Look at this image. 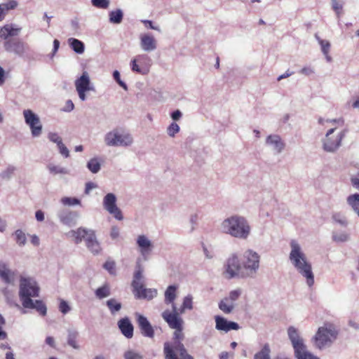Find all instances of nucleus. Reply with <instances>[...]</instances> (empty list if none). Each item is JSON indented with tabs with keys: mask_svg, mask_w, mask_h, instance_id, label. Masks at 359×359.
Listing matches in <instances>:
<instances>
[{
	"mask_svg": "<svg viewBox=\"0 0 359 359\" xmlns=\"http://www.w3.org/2000/svg\"><path fill=\"white\" fill-rule=\"evenodd\" d=\"M142 272H143V270L142 269V266L140 264H137V270L135 271V273H134V278H133V280L132 282V287H134V284L135 283H136L137 284V285H142V279L143 278L142 276Z\"/></svg>",
	"mask_w": 359,
	"mask_h": 359,
	"instance_id": "nucleus-38",
	"label": "nucleus"
},
{
	"mask_svg": "<svg viewBox=\"0 0 359 359\" xmlns=\"http://www.w3.org/2000/svg\"><path fill=\"white\" fill-rule=\"evenodd\" d=\"M107 305L112 313L118 311L121 309V303L118 302L115 299L107 300Z\"/></svg>",
	"mask_w": 359,
	"mask_h": 359,
	"instance_id": "nucleus-41",
	"label": "nucleus"
},
{
	"mask_svg": "<svg viewBox=\"0 0 359 359\" xmlns=\"http://www.w3.org/2000/svg\"><path fill=\"white\" fill-rule=\"evenodd\" d=\"M216 328L218 330L229 332L231 330H237L239 329L238 323L227 321L224 318L220 316L215 317Z\"/></svg>",
	"mask_w": 359,
	"mask_h": 359,
	"instance_id": "nucleus-18",
	"label": "nucleus"
},
{
	"mask_svg": "<svg viewBox=\"0 0 359 359\" xmlns=\"http://www.w3.org/2000/svg\"><path fill=\"white\" fill-rule=\"evenodd\" d=\"M183 339H173L172 341H166L163 346V353L165 359H194L182 343Z\"/></svg>",
	"mask_w": 359,
	"mask_h": 359,
	"instance_id": "nucleus-6",
	"label": "nucleus"
},
{
	"mask_svg": "<svg viewBox=\"0 0 359 359\" xmlns=\"http://www.w3.org/2000/svg\"><path fill=\"white\" fill-rule=\"evenodd\" d=\"M266 144L271 146L278 153L280 152L285 147L280 137L276 135H269L266 138Z\"/></svg>",
	"mask_w": 359,
	"mask_h": 359,
	"instance_id": "nucleus-23",
	"label": "nucleus"
},
{
	"mask_svg": "<svg viewBox=\"0 0 359 359\" xmlns=\"http://www.w3.org/2000/svg\"><path fill=\"white\" fill-rule=\"evenodd\" d=\"M180 313L177 310L175 304H172V311L165 310L162 313V318L168 323L170 328L175 330L173 339H184V320L180 316Z\"/></svg>",
	"mask_w": 359,
	"mask_h": 359,
	"instance_id": "nucleus-4",
	"label": "nucleus"
},
{
	"mask_svg": "<svg viewBox=\"0 0 359 359\" xmlns=\"http://www.w3.org/2000/svg\"><path fill=\"white\" fill-rule=\"evenodd\" d=\"M88 168L92 172L96 173L100 169V164L97 159L93 158L88 163Z\"/></svg>",
	"mask_w": 359,
	"mask_h": 359,
	"instance_id": "nucleus-43",
	"label": "nucleus"
},
{
	"mask_svg": "<svg viewBox=\"0 0 359 359\" xmlns=\"http://www.w3.org/2000/svg\"><path fill=\"white\" fill-rule=\"evenodd\" d=\"M137 244L140 249V254L146 259L153 249V244L151 241L144 235H140L137 238Z\"/></svg>",
	"mask_w": 359,
	"mask_h": 359,
	"instance_id": "nucleus-17",
	"label": "nucleus"
},
{
	"mask_svg": "<svg viewBox=\"0 0 359 359\" xmlns=\"http://www.w3.org/2000/svg\"><path fill=\"white\" fill-rule=\"evenodd\" d=\"M17 6L18 3L14 0L0 4V22L4 19L8 11L15 8Z\"/></svg>",
	"mask_w": 359,
	"mask_h": 359,
	"instance_id": "nucleus-26",
	"label": "nucleus"
},
{
	"mask_svg": "<svg viewBox=\"0 0 359 359\" xmlns=\"http://www.w3.org/2000/svg\"><path fill=\"white\" fill-rule=\"evenodd\" d=\"M59 309L63 314H66L70 311V307L67 302L61 300L59 305Z\"/></svg>",
	"mask_w": 359,
	"mask_h": 359,
	"instance_id": "nucleus-53",
	"label": "nucleus"
},
{
	"mask_svg": "<svg viewBox=\"0 0 359 359\" xmlns=\"http://www.w3.org/2000/svg\"><path fill=\"white\" fill-rule=\"evenodd\" d=\"M179 130L180 126L175 122L172 123L167 129L168 134L170 137H174L175 135L179 132Z\"/></svg>",
	"mask_w": 359,
	"mask_h": 359,
	"instance_id": "nucleus-45",
	"label": "nucleus"
},
{
	"mask_svg": "<svg viewBox=\"0 0 359 359\" xmlns=\"http://www.w3.org/2000/svg\"><path fill=\"white\" fill-rule=\"evenodd\" d=\"M74 107V105L72 100H69L66 102V105H65V111H71L72 110H73Z\"/></svg>",
	"mask_w": 359,
	"mask_h": 359,
	"instance_id": "nucleus-60",
	"label": "nucleus"
},
{
	"mask_svg": "<svg viewBox=\"0 0 359 359\" xmlns=\"http://www.w3.org/2000/svg\"><path fill=\"white\" fill-rule=\"evenodd\" d=\"M326 122L331 125V128L326 133V137L324 141L323 146L325 150L327 151H333L340 146L344 134L342 132H339L337 134L334 138H332L331 135L338 127H342L344 126V121L341 118H339L333 119L332 121H326Z\"/></svg>",
	"mask_w": 359,
	"mask_h": 359,
	"instance_id": "nucleus-7",
	"label": "nucleus"
},
{
	"mask_svg": "<svg viewBox=\"0 0 359 359\" xmlns=\"http://www.w3.org/2000/svg\"><path fill=\"white\" fill-rule=\"evenodd\" d=\"M224 275L228 279L233 278L236 276H246L243 266L239 263L237 256L232 255L227 259Z\"/></svg>",
	"mask_w": 359,
	"mask_h": 359,
	"instance_id": "nucleus-9",
	"label": "nucleus"
},
{
	"mask_svg": "<svg viewBox=\"0 0 359 359\" xmlns=\"http://www.w3.org/2000/svg\"><path fill=\"white\" fill-rule=\"evenodd\" d=\"M141 46L144 50H153L156 48V40L154 36L144 34L141 36Z\"/></svg>",
	"mask_w": 359,
	"mask_h": 359,
	"instance_id": "nucleus-24",
	"label": "nucleus"
},
{
	"mask_svg": "<svg viewBox=\"0 0 359 359\" xmlns=\"http://www.w3.org/2000/svg\"><path fill=\"white\" fill-rule=\"evenodd\" d=\"M48 168L50 170V172L51 173H53V174H59V173L65 174V173H67V171H66V170L65 168H60V167L57 166V165H49L48 166Z\"/></svg>",
	"mask_w": 359,
	"mask_h": 359,
	"instance_id": "nucleus-48",
	"label": "nucleus"
},
{
	"mask_svg": "<svg viewBox=\"0 0 359 359\" xmlns=\"http://www.w3.org/2000/svg\"><path fill=\"white\" fill-rule=\"evenodd\" d=\"M118 328L121 333L128 339H131L133 336L134 327L128 318H121L118 322Z\"/></svg>",
	"mask_w": 359,
	"mask_h": 359,
	"instance_id": "nucleus-21",
	"label": "nucleus"
},
{
	"mask_svg": "<svg viewBox=\"0 0 359 359\" xmlns=\"http://www.w3.org/2000/svg\"><path fill=\"white\" fill-rule=\"evenodd\" d=\"M25 123L29 126L33 137H39L42 133V125L39 116L30 109L23 111Z\"/></svg>",
	"mask_w": 359,
	"mask_h": 359,
	"instance_id": "nucleus-10",
	"label": "nucleus"
},
{
	"mask_svg": "<svg viewBox=\"0 0 359 359\" xmlns=\"http://www.w3.org/2000/svg\"><path fill=\"white\" fill-rule=\"evenodd\" d=\"M145 62H150V58L146 55H139L135 58H134L131 61V69L133 72L142 74H146L149 72V68L148 67H144L140 68L139 65L137 64V62H140V64H142Z\"/></svg>",
	"mask_w": 359,
	"mask_h": 359,
	"instance_id": "nucleus-19",
	"label": "nucleus"
},
{
	"mask_svg": "<svg viewBox=\"0 0 359 359\" xmlns=\"http://www.w3.org/2000/svg\"><path fill=\"white\" fill-rule=\"evenodd\" d=\"M7 51L15 52L19 53L23 49V44L18 39H8L4 44Z\"/></svg>",
	"mask_w": 359,
	"mask_h": 359,
	"instance_id": "nucleus-25",
	"label": "nucleus"
},
{
	"mask_svg": "<svg viewBox=\"0 0 359 359\" xmlns=\"http://www.w3.org/2000/svg\"><path fill=\"white\" fill-rule=\"evenodd\" d=\"M104 268L111 274L115 273V263L113 261H107L104 264Z\"/></svg>",
	"mask_w": 359,
	"mask_h": 359,
	"instance_id": "nucleus-52",
	"label": "nucleus"
},
{
	"mask_svg": "<svg viewBox=\"0 0 359 359\" xmlns=\"http://www.w3.org/2000/svg\"><path fill=\"white\" fill-rule=\"evenodd\" d=\"M348 203L359 215V194H355L348 198Z\"/></svg>",
	"mask_w": 359,
	"mask_h": 359,
	"instance_id": "nucleus-39",
	"label": "nucleus"
},
{
	"mask_svg": "<svg viewBox=\"0 0 359 359\" xmlns=\"http://www.w3.org/2000/svg\"><path fill=\"white\" fill-rule=\"evenodd\" d=\"M114 79L116 81V82L124 88H126V84L121 80L120 78V74L118 71H114L113 74Z\"/></svg>",
	"mask_w": 359,
	"mask_h": 359,
	"instance_id": "nucleus-56",
	"label": "nucleus"
},
{
	"mask_svg": "<svg viewBox=\"0 0 359 359\" xmlns=\"http://www.w3.org/2000/svg\"><path fill=\"white\" fill-rule=\"evenodd\" d=\"M135 316L142 334L147 337L153 338L154 337V330L147 318L139 313H136Z\"/></svg>",
	"mask_w": 359,
	"mask_h": 359,
	"instance_id": "nucleus-14",
	"label": "nucleus"
},
{
	"mask_svg": "<svg viewBox=\"0 0 359 359\" xmlns=\"http://www.w3.org/2000/svg\"><path fill=\"white\" fill-rule=\"evenodd\" d=\"M46 343L50 346L55 348V340L52 337H47L46 339Z\"/></svg>",
	"mask_w": 359,
	"mask_h": 359,
	"instance_id": "nucleus-61",
	"label": "nucleus"
},
{
	"mask_svg": "<svg viewBox=\"0 0 359 359\" xmlns=\"http://www.w3.org/2000/svg\"><path fill=\"white\" fill-rule=\"evenodd\" d=\"M92 230H88L86 229L80 227L76 230H72L66 233L67 237L73 238L74 242L76 244L80 243L82 240L86 241V238L88 236V233H90Z\"/></svg>",
	"mask_w": 359,
	"mask_h": 359,
	"instance_id": "nucleus-20",
	"label": "nucleus"
},
{
	"mask_svg": "<svg viewBox=\"0 0 359 359\" xmlns=\"http://www.w3.org/2000/svg\"><path fill=\"white\" fill-rule=\"evenodd\" d=\"M223 231L231 236L245 239L250 234V227L244 217L232 216L224 220Z\"/></svg>",
	"mask_w": 359,
	"mask_h": 359,
	"instance_id": "nucleus-3",
	"label": "nucleus"
},
{
	"mask_svg": "<svg viewBox=\"0 0 359 359\" xmlns=\"http://www.w3.org/2000/svg\"><path fill=\"white\" fill-rule=\"evenodd\" d=\"M219 308L224 313L228 314L233 311L234 304L229 301V299L225 297L219 303Z\"/></svg>",
	"mask_w": 359,
	"mask_h": 359,
	"instance_id": "nucleus-32",
	"label": "nucleus"
},
{
	"mask_svg": "<svg viewBox=\"0 0 359 359\" xmlns=\"http://www.w3.org/2000/svg\"><path fill=\"white\" fill-rule=\"evenodd\" d=\"M177 287L175 285H170L168 287L165 292V303L166 304H175L174 303L175 299H176L177 294Z\"/></svg>",
	"mask_w": 359,
	"mask_h": 359,
	"instance_id": "nucleus-27",
	"label": "nucleus"
},
{
	"mask_svg": "<svg viewBox=\"0 0 359 359\" xmlns=\"http://www.w3.org/2000/svg\"><path fill=\"white\" fill-rule=\"evenodd\" d=\"M86 244L89 250L94 254H97L101 248L98 241H97L95 231L92 230L88 233V236L86 238Z\"/></svg>",
	"mask_w": 359,
	"mask_h": 359,
	"instance_id": "nucleus-22",
	"label": "nucleus"
},
{
	"mask_svg": "<svg viewBox=\"0 0 359 359\" xmlns=\"http://www.w3.org/2000/svg\"><path fill=\"white\" fill-rule=\"evenodd\" d=\"M301 73L305 75H310L311 74L313 73V71L310 67H304L302 69Z\"/></svg>",
	"mask_w": 359,
	"mask_h": 359,
	"instance_id": "nucleus-64",
	"label": "nucleus"
},
{
	"mask_svg": "<svg viewBox=\"0 0 359 359\" xmlns=\"http://www.w3.org/2000/svg\"><path fill=\"white\" fill-rule=\"evenodd\" d=\"M332 7L337 14H339L342 11L343 4L339 0H332Z\"/></svg>",
	"mask_w": 359,
	"mask_h": 359,
	"instance_id": "nucleus-50",
	"label": "nucleus"
},
{
	"mask_svg": "<svg viewBox=\"0 0 359 359\" xmlns=\"http://www.w3.org/2000/svg\"><path fill=\"white\" fill-rule=\"evenodd\" d=\"M62 203L68 205H76L79 203V201L76 198H65L62 199Z\"/></svg>",
	"mask_w": 359,
	"mask_h": 359,
	"instance_id": "nucleus-57",
	"label": "nucleus"
},
{
	"mask_svg": "<svg viewBox=\"0 0 359 359\" xmlns=\"http://www.w3.org/2000/svg\"><path fill=\"white\" fill-rule=\"evenodd\" d=\"M123 20V12L120 9L113 11L109 13V20L112 23L119 24Z\"/></svg>",
	"mask_w": 359,
	"mask_h": 359,
	"instance_id": "nucleus-35",
	"label": "nucleus"
},
{
	"mask_svg": "<svg viewBox=\"0 0 359 359\" xmlns=\"http://www.w3.org/2000/svg\"><path fill=\"white\" fill-rule=\"evenodd\" d=\"M20 29L13 28L11 25H5L0 29V33H1V37L7 39L8 36H16L18 34Z\"/></svg>",
	"mask_w": 359,
	"mask_h": 359,
	"instance_id": "nucleus-29",
	"label": "nucleus"
},
{
	"mask_svg": "<svg viewBox=\"0 0 359 359\" xmlns=\"http://www.w3.org/2000/svg\"><path fill=\"white\" fill-rule=\"evenodd\" d=\"M104 140L107 145L116 147H126L133 142V138L128 133H120L118 130L108 133L105 136Z\"/></svg>",
	"mask_w": 359,
	"mask_h": 359,
	"instance_id": "nucleus-8",
	"label": "nucleus"
},
{
	"mask_svg": "<svg viewBox=\"0 0 359 359\" xmlns=\"http://www.w3.org/2000/svg\"><path fill=\"white\" fill-rule=\"evenodd\" d=\"M94 6L99 8H107L109 5V0H92Z\"/></svg>",
	"mask_w": 359,
	"mask_h": 359,
	"instance_id": "nucleus-46",
	"label": "nucleus"
},
{
	"mask_svg": "<svg viewBox=\"0 0 359 359\" xmlns=\"http://www.w3.org/2000/svg\"><path fill=\"white\" fill-rule=\"evenodd\" d=\"M69 43L76 53L81 54L84 52V44L79 39L71 38L69 39Z\"/></svg>",
	"mask_w": 359,
	"mask_h": 359,
	"instance_id": "nucleus-31",
	"label": "nucleus"
},
{
	"mask_svg": "<svg viewBox=\"0 0 359 359\" xmlns=\"http://www.w3.org/2000/svg\"><path fill=\"white\" fill-rule=\"evenodd\" d=\"M39 292V288L34 280L31 278H21L19 294L22 306L27 309H35L44 316L47 311L45 304L41 300L33 302L31 299L38 297Z\"/></svg>",
	"mask_w": 359,
	"mask_h": 359,
	"instance_id": "nucleus-1",
	"label": "nucleus"
},
{
	"mask_svg": "<svg viewBox=\"0 0 359 359\" xmlns=\"http://www.w3.org/2000/svg\"><path fill=\"white\" fill-rule=\"evenodd\" d=\"M291 252L290 259L298 272L306 279L309 287L314 284V276L312 272L311 264L306 260V255L302 252L299 245L295 241L290 243Z\"/></svg>",
	"mask_w": 359,
	"mask_h": 359,
	"instance_id": "nucleus-2",
	"label": "nucleus"
},
{
	"mask_svg": "<svg viewBox=\"0 0 359 359\" xmlns=\"http://www.w3.org/2000/svg\"><path fill=\"white\" fill-rule=\"evenodd\" d=\"M116 198L114 194H107L103 201L104 208L112 215L116 219L122 220L123 217L121 210L116 204Z\"/></svg>",
	"mask_w": 359,
	"mask_h": 359,
	"instance_id": "nucleus-12",
	"label": "nucleus"
},
{
	"mask_svg": "<svg viewBox=\"0 0 359 359\" xmlns=\"http://www.w3.org/2000/svg\"><path fill=\"white\" fill-rule=\"evenodd\" d=\"M31 243L35 245V246H38L39 245V238L36 235H32L31 236Z\"/></svg>",
	"mask_w": 359,
	"mask_h": 359,
	"instance_id": "nucleus-62",
	"label": "nucleus"
},
{
	"mask_svg": "<svg viewBox=\"0 0 359 359\" xmlns=\"http://www.w3.org/2000/svg\"><path fill=\"white\" fill-rule=\"evenodd\" d=\"M78 337H79V332L77 331L71 330H68V334H67L68 345L74 349H79V345L77 341Z\"/></svg>",
	"mask_w": 359,
	"mask_h": 359,
	"instance_id": "nucleus-28",
	"label": "nucleus"
},
{
	"mask_svg": "<svg viewBox=\"0 0 359 359\" xmlns=\"http://www.w3.org/2000/svg\"><path fill=\"white\" fill-rule=\"evenodd\" d=\"M315 36H316V39L318 40V43H320V46H321V50H322L323 53H324V55H326L327 60H330V57L328 55V53H329V51H330V42L321 39L318 36V34H316Z\"/></svg>",
	"mask_w": 359,
	"mask_h": 359,
	"instance_id": "nucleus-36",
	"label": "nucleus"
},
{
	"mask_svg": "<svg viewBox=\"0 0 359 359\" xmlns=\"http://www.w3.org/2000/svg\"><path fill=\"white\" fill-rule=\"evenodd\" d=\"M338 331L331 323H325L320 327L314 337L316 346L321 349L330 346L337 337Z\"/></svg>",
	"mask_w": 359,
	"mask_h": 359,
	"instance_id": "nucleus-5",
	"label": "nucleus"
},
{
	"mask_svg": "<svg viewBox=\"0 0 359 359\" xmlns=\"http://www.w3.org/2000/svg\"><path fill=\"white\" fill-rule=\"evenodd\" d=\"M35 217L39 222H42L44 220V214L41 210H37L36 212Z\"/></svg>",
	"mask_w": 359,
	"mask_h": 359,
	"instance_id": "nucleus-59",
	"label": "nucleus"
},
{
	"mask_svg": "<svg viewBox=\"0 0 359 359\" xmlns=\"http://www.w3.org/2000/svg\"><path fill=\"white\" fill-rule=\"evenodd\" d=\"M95 295L98 299H103L110 295V289L107 285L98 287L95 290Z\"/></svg>",
	"mask_w": 359,
	"mask_h": 359,
	"instance_id": "nucleus-37",
	"label": "nucleus"
},
{
	"mask_svg": "<svg viewBox=\"0 0 359 359\" xmlns=\"http://www.w3.org/2000/svg\"><path fill=\"white\" fill-rule=\"evenodd\" d=\"M295 356L297 359H319L318 357L307 351L306 348L302 351L301 353H297Z\"/></svg>",
	"mask_w": 359,
	"mask_h": 359,
	"instance_id": "nucleus-42",
	"label": "nucleus"
},
{
	"mask_svg": "<svg viewBox=\"0 0 359 359\" xmlns=\"http://www.w3.org/2000/svg\"><path fill=\"white\" fill-rule=\"evenodd\" d=\"M14 273L11 272L5 265H0V277L7 283L13 280Z\"/></svg>",
	"mask_w": 359,
	"mask_h": 359,
	"instance_id": "nucleus-30",
	"label": "nucleus"
},
{
	"mask_svg": "<svg viewBox=\"0 0 359 359\" xmlns=\"http://www.w3.org/2000/svg\"><path fill=\"white\" fill-rule=\"evenodd\" d=\"M15 235L17 243L19 245H24L27 240L25 233L22 231L18 229L15 232Z\"/></svg>",
	"mask_w": 359,
	"mask_h": 359,
	"instance_id": "nucleus-44",
	"label": "nucleus"
},
{
	"mask_svg": "<svg viewBox=\"0 0 359 359\" xmlns=\"http://www.w3.org/2000/svg\"><path fill=\"white\" fill-rule=\"evenodd\" d=\"M333 239L337 242H345L348 239V235L346 233H336L333 235Z\"/></svg>",
	"mask_w": 359,
	"mask_h": 359,
	"instance_id": "nucleus-47",
	"label": "nucleus"
},
{
	"mask_svg": "<svg viewBox=\"0 0 359 359\" xmlns=\"http://www.w3.org/2000/svg\"><path fill=\"white\" fill-rule=\"evenodd\" d=\"M241 294V290L240 289L234 290L230 292L229 297V301L232 303L237 300Z\"/></svg>",
	"mask_w": 359,
	"mask_h": 359,
	"instance_id": "nucleus-51",
	"label": "nucleus"
},
{
	"mask_svg": "<svg viewBox=\"0 0 359 359\" xmlns=\"http://www.w3.org/2000/svg\"><path fill=\"white\" fill-rule=\"evenodd\" d=\"M125 359H143L142 356L133 351H128L124 353Z\"/></svg>",
	"mask_w": 359,
	"mask_h": 359,
	"instance_id": "nucleus-49",
	"label": "nucleus"
},
{
	"mask_svg": "<svg viewBox=\"0 0 359 359\" xmlns=\"http://www.w3.org/2000/svg\"><path fill=\"white\" fill-rule=\"evenodd\" d=\"M133 293L137 299H145L147 300L152 299L157 294L156 289L146 288L143 283L137 285L136 283L134 284Z\"/></svg>",
	"mask_w": 359,
	"mask_h": 359,
	"instance_id": "nucleus-15",
	"label": "nucleus"
},
{
	"mask_svg": "<svg viewBox=\"0 0 359 359\" xmlns=\"http://www.w3.org/2000/svg\"><path fill=\"white\" fill-rule=\"evenodd\" d=\"M58 149L60 150V153L64 156L65 157H68L69 156V150L67 147L62 143V142L57 145Z\"/></svg>",
	"mask_w": 359,
	"mask_h": 359,
	"instance_id": "nucleus-54",
	"label": "nucleus"
},
{
	"mask_svg": "<svg viewBox=\"0 0 359 359\" xmlns=\"http://www.w3.org/2000/svg\"><path fill=\"white\" fill-rule=\"evenodd\" d=\"M75 86L79 98L84 101L86 100V92L93 89L90 86V81L87 72H83L81 77L75 81Z\"/></svg>",
	"mask_w": 359,
	"mask_h": 359,
	"instance_id": "nucleus-13",
	"label": "nucleus"
},
{
	"mask_svg": "<svg viewBox=\"0 0 359 359\" xmlns=\"http://www.w3.org/2000/svg\"><path fill=\"white\" fill-rule=\"evenodd\" d=\"M244 258L243 269L245 276H252L259 267V257L256 252L248 250L245 252Z\"/></svg>",
	"mask_w": 359,
	"mask_h": 359,
	"instance_id": "nucleus-11",
	"label": "nucleus"
},
{
	"mask_svg": "<svg viewBox=\"0 0 359 359\" xmlns=\"http://www.w3.org/2000/svg\"><path fill=\"white\" fill-rule=\"evenodd\" d=\"M192 309L193 297L191 294H189L184 298L182 304L178 311L180 313H183L187 309L191 310Z\"/></svg>",
	"mask_w": 359,
	"mask_h": 359,
	"instance_id": "nucleus-33",
	"label": "nucleus"
},
{
	"mask_svg": "<svg viewBox=\"0 0 359 359\" xmlns=\"http://www.w3.org/2000/svg\"><path fill=\"white\" fill-rule=\"evenodd\" d=\"M48 138L51 142L57 143V145L62 142L61 137L57 133H50L48 135Z\"/></svg>",
	"mask_w": 359,
	"mask_h": 359,
	"instance_id": "nucleus-55",
	"label": "nucleus"
},
{
	"mask_svg": "<svg viewBox=\"0 0 359 359\" xmlns=\"http://www.w3.org/2000/svg\"><path fill=\"white\" fill-rule=\"evenodd\" d=\"M60 221L63 224L69 226H74L76 224L74 215L72 212L62 215L60 217Z\"/></svg>",
	"mask_w": 359,
	"mask_h": 359,
	"instance_id": "nucleus-40",
	"label": "nucleus"
},
{
	"mask_svg": "<svg viewBox=\"0 0 359 359\" xmlns=\"http://www.w3.org/2000/svg\"><path fill=\"white\" fill-rule=\"evenodd\" d=\"M334 219L335 221L343 226H346L347 224V222L345 217H341L339 215H334Z\"/></svg>",
	"mask_w": 359,
	"mask_h": 359,
	"instance_id": "nucleus-58",
	"label": "nucleus"
},
{
	"mask_svg": "<svg viewBox=\"0 0 359 359\" xmlns=\"http://www.w3.org/2000/svg\"><path fill=\"white\" fill-rule=\"evenodd\" d=\"M287 333L292 344L295 355L298 353H301L302 351L306 348L303 342V339L300 338L296 328L294 327H290L287 330Z\"/></svg>",
	"mask_w": 359,
	"mask_h": 359,
	"instance_id": "nucleus-16",
	"label": "nucleus"
},
{
	"mask_svg": "<svg viewBox=\"0 0 359 359\" xmlns=\"http://www.w3.org/2000/svg\"><path fill=\"white\" fill-rule=\"evenodd\" d=\"M182 116V113L179 110H176L172 113L171 117L174 120H178Z\"/></svg>",
	"mask_w": 359,
	"mask_h": 359,
	"instance_id": "nucleus-63",
	"label": "nucleus"
},
{
	"mask_svg": "<svg viewBox=\"0 0 359 359\" xmlns=\"http://www.w3.org/2000/svg\"><path fill=\"white\" fill-rule=\"evenodd\" d=\"M270 352L269 346L266 344L260 351L255 353L254 359H270Z\"/></svg>",
	"mask_w": 359,
	"mask_h": 359,
	"instance_id": "nucleus-34",
	"label": "nucleus"
}]
</instances>
